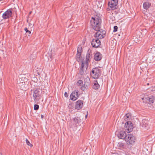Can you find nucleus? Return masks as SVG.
Segmentation results:
<instances>
[{
	"label": "nucleus",
	"mask_w": 155,
	"mask_h": 155,
	"mask_svg": "<svg viewBox=\"0 0 155 155\" xmlns=\"http://www.w3.org/2000/svg\"><path fill=\"white\" fill-rule=\"evenodd\" d=\"M92 28L95 31L98 30L101 26V19L98 16L96 15L92 17L90 21Z\"/></svg>",
	"instance_id": "nucleus-1"
},
{
	"label": "nucleus",
	"mask_w": 155,
	"mask_h": 155,
	"mask_svg": "<svg viewBox=\"0 0 155 155\" xmlns=\"http://www.w3.org/2000/svg\"><path fill=\"white\" fill-rule=\"evenodd\" d=\"M31 94H33L34 101L35 103H38L41 99V90L39 88H35L31 91Z\"/></svg>",
	"instance_id": "nucleus-2"
},
{
	"label": "nucleus",
	"mask_w": 155,
	"mask_h": 155,
	"mask_svg": "<svg viewBox=\"0 0 155 155\" xmlns=\"http://www.w3.org/2000/svg\"><path fill=\"white\" fill-rule=\"evenodd\" d=\"M125 140L127 144L132 145L135 142V138L132 134H130L127 135Z\"/></svg>",
	"instance_id": "nucleus-3"
},
{
	"label": "nucleus",
	"mask_w": 155,
	"mask_h": 155,
	"mask_svg": "<svg viewBox=\"0 0 155 155\" xmlns=\"http://www.w3.org/2000/svg\"><path fill=\"white\" fill-rule=\"evenodd\" d=\"M90 74L93 78H97L101 75L100 70L98 68H94L92 69Z\"/></svg>",
	"instance_id": "nucleus-4"
},
{
	"label": "nucleus",
	"mask_w": 155,
	"mask_h": 155,
	"mask_svg": "<svg viewBox=\"0 0 155 155\" xmlns=\"http://www.w3.org/2000/svg\"><path fill=\"white\" fill-rule=\"evenodd\" d=\"M94 35L95 37L97 39H101L103 38L106 34V32L102 29H99Z\"/></svg>",
	"instance_id": "nucleus-5"
},
{
	"label": "nucleus",
	"mask_w": 155,
	"mask_h": 155,
	"mask_svg": "<svg viewBox=\"0 0 155 155\" xmlns=\"http://www.w3.org/2000/svg\"><path fill=\"white\" fill-rule=\"evenodd\" d=\"M117 0H110L108 2V8L109 10H114L117 8Z\"/></svg>",
	"instance_id": "nucleus-6"
},
{
	"label": "nucleus",
	"mask_w": 155,
	"mask_h": 155,
	"mask_svg": "<svg viewBox=\"0 0 155 155\" xmlns=\"http://www.w3.org/2000/svg\"><path fill=\"white\" fill-rule=\"evenodd\" d=\"M82 50V47L81 45L78 46L77 48V53L76 56V59L78 62L81 61H81H83L84 62V59L82 60L81 59V55Z\"/></svg>",
	"instance_id": "nucleus-7"
},
{
	"label": "nucleus",
	"mask_w": 155,
	"mask_h": 155,
	"mask_svg": "<svg viewBox=\"0 0 155 155\" xmlns=\"http://www.w3.org/2000/svg\"><path fill=\"white\" fill-rule=\"evenodd\" d=\"M124 127L126 131L128 133L131 132L133 128L132 124L130 121L127 122L125 124Z\"/></svg>",
	"instance_id": "nucleus-8"
},
{
	"label": "nucleus",
	"mask_w": 155,
	"mask_h": 155,
	"mask_svg": "<svg viewBox=\"0 0 155 155\" xmlns=\"http://www.w3.org/2000/svg\"><path fill=\"white\" fill-rule=\"evenodd\" d=\"M12 15V12L11 9H8L6 12L3 13L2 17L4 19H8L11 17Z\"/></svg>",
	"instance_id": "nucleus-9"
},
{
	"label": "nucleus",
	"mask_w": 155,
	"mask_h": 155,
	"mask_svg": "<svg viewBox=\"0 0 155 155\" xmlns=\"http://www.w3.org/2000/svg\"><path fill=\"white\" fill-rule=\"evenodd\" d=\"M79 96V94H78V91H74L70 95V98L71 100L74 101L77 100Z\"/></svg>",
	"instance_id": "nucleus-10"
},
{
	"label": "nucleus",
	"mask_w": 155,
	"mask_h": 155,
	"mask_svg": "<svg viewBox=\"0 0 155 155\" xmlns=\"http://www.w3.org/2000/svg\"><path fill=\"white\" fill-rule=\"evenodd\" d=\"M91 44L93 47L97 48L101 45V42L98 39H93L91 42Z\"/></svg>",
	"instance_id": "nucleus-11"
},
{
	"label": "nucleus",
	"mask_w": 155,
	"mask_h": 155,
	"mask_svg": "<svg viewBox=\"0 0 155 155\" xmlns=\"http://www.w3.org/2000/svg\"><path fill=\"white\" fill-rule=\"evenodd\" d=\"M83 102L82 101L79 100L76 102V104L75 106V109L79 110L82 107Z\"/></svg>",
	"instance_id": "nucleus-12"
},
{
	"label": "nucleus",
	"mask_w": 155,
	"mask_h": 155,
	"mask_svg": "<svg viewBox=\"0 0 155 155\" xmlns=\"http://www.w3.org/2000/svg\"><path fill=\"white\" fill-rule=\"evenodd\" d=\"M141 125L142 127L146 129H148L149 127L148 121L146 120L143 119L142 120Z\"/></svg>",
	"instance_id": "nucleus-13"
},
{
	"label": "nucleus",
	"mask_w": 155,
	"mask_h": 155,
	"mask_svg": "<svg viewBox=\"0 0 155 155\" xmlns=\"http://www.w3.org/2000/svg\"><path fill=\"white\" fill-rule=\"evenodd\" d=\"M127 136L126 133L125 131H121L120 132L119 134L118 135V137L119 138L122 139H125Z\"/></svg>",
	"instance_id": "nucleus-14"
},
{
	"label": "nucleus",
	"mask_w": 155,
	"mask_h": 155,
	"mask_svg": "<svg viewBox=\"0 0 155 155\" xmlns=\"http://www.w3.org/2000/svg\"><path fill=\"white\" fill-rule=\"evenodd\" d=\"M118 147L121 149H125L126 148L127 145L125 143H123L120 142H119L118 143Z\"/></svg>",
	"instance_id": "nucleus-15"
},
{
	"label": "nucleus",
	"mask_w": 155,
	"mask_h": 155,
	"mask_svg": "<svg viewBox=\"0 0 155 155\" xmlns=\"http://www.w3.org/2000/svg\"><path fill=\"white\" fill-rule=\"evenodd\" d=\"M85 62L83 61H81V66L79 70V73L81 74H83L84 73V66Z\"/></svg>",
	"instance_id": "nucleus-16"
},
{
	"label": "nucleus",
	"mask_w": 155,
	"mask_h": 155,
	"mask_svg": "<svg viewBox=\"0 0 155 155\" xmlns=\"http://www.w3.org/2000/svg\"><path fill=\"white\" fill-rule=\"evenodd\" d=\"M102 58V55L99 52L96 53L94 55V59L96 61L100 60Z\"/></svg>",
	"instance_id": "nucleus-17"
},
{
	"label": "nucleus",
	"mask_w": 155,
	"mask_h": 155,
	"mask_svg": "<svg viewBox=\"0 0 155 155\" xmlns=\"http://www.w3.org/2000/svg\"><path fill=\"white\" fill-rule=\"evenodd\" d=\"M81 119L79 117H77L74 118L73 119L74 124L75 125L77 126L78 124H79L81 122Z\"/></svg>",
	"instance_id": "nucleus-18"
},
{
	"label": "nucleus",
	"mask_w": 155,
	"mask_h": 155,
	"mask_svg": "<svg viewBox=\"0 0 155 155\" xmlns=\"http://www.w3.org/2000/svg\"><path fill=\"white\" fill-rule=\"evenodd\" d=\"M100 87V85L98 83L97 80L94 81L93 85V89L96 90L97 89Z\"/></svg>",
	"instance_id": "nucleus-19"
},
{
	"label": "nucleus",
	"mask_w": 155,
	"mask_h": 155,
	"mask_svg": "<svg viewBox=\"0 0 155 155\" xmlns=\"http://www.w3.org/2000/svg\"><path fill=\"white\" fill-rule=\"evenodd\" d=\"M150 4L149 2H144L143 5V8L145 9H147L150 7Z\"/></svg>",
	"instance_id": "nucleus-20"
},
{
	"label": "nucleus",
	"mask_w": 155,
	"mask_h": 155,
	"mask_svg": "<svg viewBox=\"0 0 155 155\" xmlns=\"http://www.w3.org/2000/svg\"><path fill=\"white\" fill-rule=\"evenodd\" d=\"M154 98V97L153 96H150L146 98L147 100V102L148 103L150 104L153 103V102Z\"/></svg>",
	"instance_id": "nucleus-21"
},
{
	"label": "nucleus",
	"mask_w": 155,
	"mask_h": 155,
	"mask_svg": "<svg viewBox=\"0 0 155 155\" xmlns=\"http://www.w3.org/2000/svg\"><path fill=\"white\" fill-rule=\"evenodd\" d=\"M68 108L69 110V111L70 112H71L72 111V109L74 108L73 104H69L68 106Z\"/></svg>",
	"instance_id": "nucleus-22"
},
{
	"label": "nucleus",
	"mask_w": 155,
	"mask_h": 155,
	"mask_svg": "<svg viewBox=\"0 0 155 155\" xmlns=\"http://www.w3.org/2000/svg\"><path fill=\"white\" fill-rule=\"evenodd\" d=\"M82 84L83 81L81 80L78 81L77 83V85L79 86H81Z\"/></svg>",
	"instance_id": "nucleus-23"
},
{
	"label": "nucleus",
	"mask_w": 155,
	"mask_h": 155,
	"mask_svg": "<svg viewBox=\"0 0 155 155\" xmlns=\"http://www.w3.org/2000/svg\"><path fill=\"white\" fill-rule=\"evenodd\" d=\"M25 140H26V144L28 146H30L31 147L33 146V145L31 144L30 142L28 141V140L27 139H26Z\"/></svg>",
	"instance_id": "nucleus-24"
},
{
	"label": "nucleus",
	"mask_w": 155,
	"mask_h": 155,
	"mask_svg": "<svg viewBox=\"0 0 155 155\" xmlns=\"http://www.w3.org/2000/svg\"><path fill=\"white\" fill-rule=\"evenodd\" d=\"M34 109L35 110H37L39 108V106L38 105L35 104L34 106Z\"/></svg>",
	"instance_id": "nucleus-25"
},
{
	"label": "nucleus",
	"mask_w": 155,
	"mask_h": 155,
	"mask_svg": "<svg viewBox=\"0 0 155 155\" xmlns=\"http://www.w3.org/2000/svg\"><path fill=\"white\" fill-rule=\"evenodd\" d=\"M117 26H115L114 27V30L113 32H116L117 31Z\"/></svg>",
	"instance_id": "nucleus-26"
},
{
	"label": "nucleus",
	"mask_w": 155,
	"mask_h": 155,
	"mask_svg": "<svg viewBox=\"0 0 155 155\" xmlns=\"http://www.w3.org/2000/svg\"><path fill=\"white\" fill-rule=\"evenodd\" d=\"M87 54H86V62H85V64H86V68L87 69Z\"/></svg>",
	"instance_id": "nucleus-27"
},
{
	"label": "nucleus",
	"mask_w": 155,
	"mask_h": 155,
	"mask_svg": "<svg viewBox=\"0 0 155 155\" xmlns=\"http://www.w3.org/2000/svg\"><path fill=\"white\" fill-rule=\"evenodd\" d=\"M25 30V31L26 32H28L29 34H30L31 33V31H29L27 28H26L24 29Z\"/></svg>",
	"instance_id": "nucleus-28"
},
{
	"label": "nucleus",
	"mask_w": 155,
	"mask_h": 155,
	"mask_svg": "<svg viewBox=\"0 0 155 155\" xmlns=\"http://www.w3.org/2000/svg\"><path fill=\"white\" fill-rule=\"evenodd\" d=\"M81 88L82 90L83 91H84L86 89V88L85 86H83L82 87H81Z\"/></svg>",
	"instance_id": "nucleus-29"
},
{
	"label": "nucleus",
	"mask_w": 155,
	"mask_h": 155,
	"mask_svg": "<svg viewBox=\"0 0 155 155\" xmlns=\"http://www.w3.org/2000/svg\"><path fill=\"white\" fill-rule=\"evenodd\" d=\"M64 96L66 97H67L68 96V94L66 92H65L64 93Z\"/></svg>",
	"instance_id": "nucleus-30"
},
{
	"label": "nucleus",
	"mask_w": 155,
	"mask_h": 155,
	"mask_svg": "<svg viewBox=\"0 0 155 155\" xmlns=\"http://www.w3.org/2000/svg\"><path fill=\"white\" fill-rule=\"evenodd\" d=\"M112 155H119L117 153H114L112 154Z\"/></svg>",
	"instance_id": "nucleus-31"
},
{
	"label": "nucleus",
	"mask_w": 155,
	"mask_h": 155,
	"mask_svg": "<svg viewBox=\"0 0 155 155\" xmlns=\"http://www.w3.org/2000/svg\"><path fill=\"white\" fill-rule=\"evenodd\" d=\"M41 117L42 119H43L44 118V116L43 115H41Z\"/></svg>",
	"instance_id": "nucleus-32"
},
{
	"label": "nucleus",
	"mask_w": 155,
	"mask_h": 155,
	"mask_svg": "<svg viewBox=\"0 0 155 155\" xmlns=\"http://www.w3.org/2000/svg\"><path fill=\"white\" fill-rule=\"evenodd\" d=\"M85 117L86 118L87 117V114L86 115H85Z\"/></svg>",
	"instance_id": "nucleus-33"
},
{
	"label": "nucleus",
	"mask_w": 155,
	"mask_h": 155,
	"mask_svg": "<svg viewBox=\"0 0 155 155\" xmlns=\"http://www.w3.org/2000/svg\"><path fill=\"white\" fill-rule=\"evenodd\" d=\"M32 13V12L31 11L29 12V14H31V13Z\"/></svg>",
	"instance_id": "nucleus-34"
},
{
	"label": "nucleus",
	"mask_w": 155,
	"mask_h": 155,
	"mask_svg": "<svg viewBox=\"0 0 155 155\" xmlns=\"http://www.w3.org/2000/svg\"><path fill=\"white\" fill-rule=\"evenodd\" d=\"M84 81H85H85L86 82V79H85L84 80Z\"/></svg>",
	"instance_id": "nucleus-35"
},
{
	"label": "nucleus",
	"mask_w": 155,
	"mask_h": 155,
	"mask_svg": "<svg viewBox=\"0 0 155 155\" xmlns=\"http://www.w3.org/2000/svg\"><path fill=\"white\" fill-rule=\"evenodd\" d=\"M127 118L128 117V116H127Z\"/></svg>",
	"instance_id": "nucleus-36"
},
{
	"label": "nucleus",
	"mask_w": 155,
	"mask_h": 155,
	"mask_svg": "<svg viewBox=\"0 0 155 155\" xmlns=\"http://www.w3.org/2000/svg\"><path fill=\"white\" fill-rule=\"evenodd\" d=\"M0 155H2V154L0 153Z\"/></svg>",
	"instance_id": "nucleus-37"
},
{
	"label": "nucleus",
	"mask_w": 155,
	"mask_h": 155,
	"mask_svg": "<svg viewBox=\"0 0 155 155\" xmlns=\"http://www.w3.org/2000/svg\"><path fill=\"white\" fill-rule=\"evenodd\" d=\"M147 85H149V83H147Z\"/></svg>",
	"instance_id": "nucleus-38"
},
{
	"label": "nucleus",
	"mask_w": 155,
	"mask_h": 155,
	"mask_svg": "<svg viewBox=\"0 0 155 155\" xmlns=\"http://www.w3.org/2000/svg\"><path fill=\"white\" fill-rule=\"evenodd\" d=\"M144 98H142V99L143 100L144 99Z\"/></svg>",
	"instance_id": "nucleus-39"
}]
</instances>
